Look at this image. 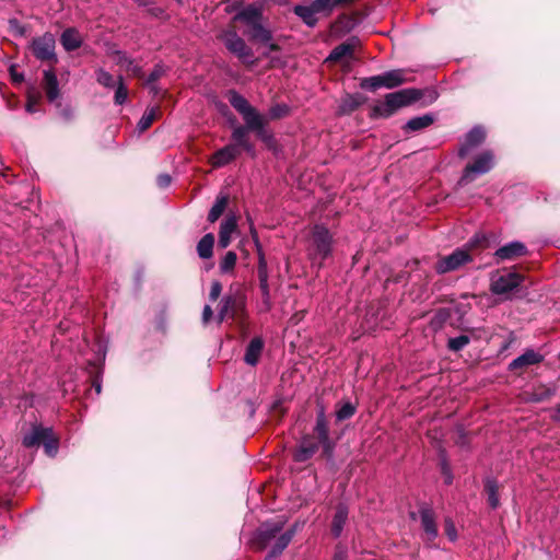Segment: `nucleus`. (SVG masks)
Listing matches in <instances>:
<instances>
[{"label": "nucleus", "mask_w": 560, "mask_h": 560, "mask_svg": "<svg viewBox=\"0 0 560 560\" xmlns=\"http://www.w3.org/2000/svg\"><path fill=\"white\" fill-rule=\"evenodd\" d=\"M171 176L168 174H161L156 178V183L161 188H165L171 184Z\"/></svg>", "instance_id": "nucleus-52"}, {"label": "nucleus", "mask_w": 560, "mask_h": 560, "mask_svg": "<svg viewBox=\"0 0 560 560\" xmlns=\"http://www.w3.org/2000/svg\"><path fill=\"white\" fill-rule=\"evenodd\" d=\"M556 417L560 419V405L556 409Z\"/></svg>", "instance_id": "nucleus-62"}, {"label": "nucleus", "mask_w": 560, "mask_h": 560, "mask_svg": "<svg viewBox=\"0 0 560 560\" xmlns=\"http://www.w3.org/2000/svg\"><path fill=\"white\" fill-rule=\"evenodd\" d=\"M485 490L488 494V502L492 509H497L500 504L498 497V482L493 478H488L485 483Z\"/></svg>", "instance_id": "nucleus-37"}, {"label": "nucleus", "mask_w": 560, "mask_h": 560, "mask_svg": "<svg viewBox=\"0 0 560 560\" xmlns=\"http://www.w3.org/2000/svg\"><path fill=\"white\" fill-rule=\"evenodd\" d=\"M527 254V248L525 244L520 241L510 242L501 247H499L494 253V258L498 262L513 260L518 257L525 256Z\"/></svg>", "instance_id": "nucleus-12"}, {"label": "nucleus", "mask_w": 560, "mask_h": 560, "mask_svg": "<svg viewBox=\"0 0 560 560\" xmlns=\"http://www.w3.org/2000/svg\"><path fill=\"white\" fill-rule=\"evenodd\" d=\"M318 450V443L314 440L312 436H304L295 453H294V459L296 462H306L310 459Z\"/></svg>", "instance_id": "nucleus-20"}, {"label": "nucleus", "mask_w": 560, "mask_h": 560, "mask_svg": "<svg viewBox=\"0 0 560 560\" xmlns=\"http://www.w3.org/2000/svg\"><path fill=\"white\" fill-rule=\"evenodd\" d=\"M334 238L327 228L316 224L307 240V256L312 265L320 268L332 253Z\"/></svg>", "instance_id": "nucleus-1"}, {"label": "nucleus", "mask_w": 560, "mask_h": 560, "mask_svg": "<svg viewBox=\"0 0 560 560\" xmlns=\"http://www.w3.org/2000/svg\"><path fill=\"white\" fill-rule=\"evenodd\" d=\"M243 307V303L234 296L226 295L220 301V310L217 315L218 324H221L226 317L235 318L238 311Z\"/></svg>", "instance_id": "nucleus-15"}, {"label": "nucleus", "mask_w": 560, "mask_h": 560, "mask_svg": "<svg viewBox=\"0 0 560 560\" xmlns=\"http://www.w3.org/2000/svg\"><path fill=\"white\" fill-rule=\"evenodd\" d=\"M362 104L360 95H347L342 98L340 104V112L342 114H349L355 110Z\"/></svg>", "instance_id": "nucleus-38"}, {"label": "nucleus", "mask_w": 560, "mask_h": 560, "mask_svg": "<svg viewBox=\"0 0 560 560\" xmlns=\"http://www.w3.org/2000/svg\"><path fill=\"white\" fill-rule=\"evenodd\" d=\"M12 78H13V80H14V81H16V82H20V81H22V80H23V75H22V74H18V73H15V72H13V71H12Z\"/></svg>", "instance_id": "nucleus-60"}, {"label": "nucleus", "mask_w": 560, "mask_h": 560, "mask_svg": "<svg viewBox=\"0 0 560 560\" xmlns=\"http://www.w3.org/2000/svg\"><path fill=\"white\" fill-rule=\"evenodd\" d=\"M516 340L514 332H510L508 340L500 347V352L506 351L511 345Z\"/></svg>", "instance_id": "nucleus-55"}, {"label": "nucleus", "mask_w": 560, "mask_h": 560, "mask_svg": "<svg viewBox=\"0 0 560 560\" xmlns=\"http://www.w3.org/2000/svg\"><path fill=\"white\" fill-rule=\"evenodd\" d=\"M237 256L234 252H228L220 261V270L222 273H229L236 265Z\"/></svg>", "instance_id": "nucleus-40"}, {"label": "nucleus", "mask_w": 560, "mask_h": 560, "mask_svg": "<svg viewBox=\"0 0 560 560\" xmlns=\"http://www.w3.org/2000/svg\"><path fill=\"white\" fill-rule=\"evenodd\" d=\"M257 276L259 278H268V266L264 253L258 248V266Z\"/></svg>", "instance_id": "nucleus-48"}, {"label": "nucleus", "mask_w": 560, "mask_h": 560, "mask_svg": "<svg viewBox=\"0 0 560 560\" xmlns=\"http://www.w3.org/2000/svg\"><path fill=\"white\" fill-rule=\"evenodd\" d=\"M229 102L232 107L242 115L245 124L256 117L259 113L253 107L248 101L238 92L232 90L229 92Z\"/></svg>", "instance_id": "nucleus-11"}, {"label": "nucleus", "mask_w": 560, "mask_h": 560, "mask_svg": "<svg viewBox=\"0 0 560 560\" xmlns=\"http://www.w3.org/2000/svg\"><path fill=\"white\" fill-rule=\"evenodd\" d=\"M42 444L44 445L45 452L49 456H55L58 451V440L55 438L52 430L50 434H46Z\"/></svg>", "instance_id": "nucleus-42"}, {"label": "nucleus", "mask_w": 560, "mask_h": 560, "mask_svg": "<svg viewBox=\"0 0 560 560\" xmlns=\"http://www.w3.org/2000/svg\"><path fill=\"white\" fill-rule=\"evenodd\" d=\"M470 260L471 257L467 249L457 248L452 254L440 258L435 269L439 273H446L457 270Z\"/></svg>", "instance_id": "nucleus-7"}, {"label": "nucleus", "mask_w": 560, "mask_h": 560, "mask_svg": "<svg viewBox=\"0 0 560 560\" xmlns=\"http://www.w3.org/2000/svg\"><path fill=\"white\" fill-rule=\"evenodd\" d=\"M493 154L490 151L482 152L475 159L472 164L466 166L459 184H468L476 176L488 173L493 167Z\"/></svg>", "instance_id": "nucleus-6"}, {"label": "nucleus", "mask_w": 560, "mask_h": 560, "mask_svg": "<svg viewBox=\"0 0 560 560\" xmlns=\"http://www.w3.org/2000/svg\"><path fill=\"white\" fill-rule=\"evenodd\" d=\"M422 93L417 89H404L386 95L385 102L375 106L374 112L382 117H389L398 108L410 105L421 98Z\"/></svg>", "instance_id": "nucleus-2"}, {"label": "nucleus", "mask_w": 560, "mask_h": 560, "mask_svg": "<svg viewBox=\"0 0 560 560\" xmlns=\"http://www.w3.org/2000/svg\"><path fill=\"white\" fill-rule=\"evenodd\" d=\"M486 132L481 127L472 128L465 138V142L459 149V156H466L470 150L483 142Z\"/></svg>", "instance_id": "nucleus-19"}, {"label": "nucleus", "mask_w": 560, "mask_h": 560, "mask_svg": "<svg viewBox=\"0 0 560 560\" xmlns=\"http://www.w3.org/2000/svg\"><path fill=\"white\" fill-rule=\"evenodd\" d=\"M347 559V552L342 549H338L336 552H335V556H334V559L332 560H346Z\"/></svg>", "instance_id": "nucleus-57"}, {"label": "nucleus", "mask_w": 560, "mask_h": 560, "mask_svg": "<svg viewBox=\"0 0 560 560\" xmlns=\"http://www.w3.org/2000/svg\"><path fill=\"white\" fill-rule=\"evenodd\" d=\"M214 236L208 233L201 237L197 244V253L200 258L209 259L213 255Z\"/></svg>", "instance_id": "nucleus-33"}, {"label": "nucleus", "mask_w": 560, "mask_h": 560, "mask_svg": "<svg viewBox=\"0 0 560 560\" xmlns=\"http://www.w3.org/2000/svg\"><path fill=\"white\" fill-rule=\"evenodd\" d=\"M247 131H248V128H247L246 125H245V127L244 126H237V127H235L233 129L232 139L235 142L234 144L237 147V149L242 144H246V141H248V139H247Z\"/></svg>", "instance_id": "nucleus-44"}, {"label": "nucleus", "mask_w": 560, "mask_h": 560, "mask_svg": "<svg viewBox=\"0 0 560 560\" xmlns=\"http://www.w3.org/2000/svg\"><path fill=\"white\" fill-rule=\"evenodd\" d=\"M160 115V107L159 106H153V107H150L148 108L142 117L140 118L139 122H138V130L140 132H143L145 131L152 124L153 121L159 117Z\"/></svg>", "instance_id": "nucleus-36"}, {"label": "nucleus", "mask_w": 560, "mask_h": 560, "mask_svg": "<svg viewBox=\"0 0 560 560\" xmlns=\"http://www.w3.org/2000/svg\"><path fill=\"white\" fill-rule=\"evenodd\" d=\"M92 386L95 388L96 394H101L102 384L97 376H95L92 381Z\"/></svg>", "instance_id": "nucleus-58"}, {"label": "nucleus", "mask_w": 560, "mask_h": 560, "mask_svg": "<svg viewBox=\"0 0 560 560\" xmlns=\"http://www.w3.org/2000/svg\"><path fill=\"white\" fill-rule=\"evenodd\" d=\"M293 11L307 26L314 27L317 24V13L311 4L295 5Z\"/></svg>", "instance_id": "nucleus-32"}, {"label": "nucleus", "mask_w": 560, "mask_h": 560, "mask_svg": "<svg viewBox=\"0 0 560 560\" xmlns=\"http://www.w3.org/2000/svg\"><path fill=\"white\" fill-rule=\"evenodd\" d=\"M165 70L163 66L156 65L154 69L151 71V73L148 77L147 84L152 85L154 82H156L163 74Z\"/></svg>", "instance_id": "nucleus-49"}, {"label": "nucleus", "mask_w": 560, "mask_h": 560, "mask_svg": "<svg viewBox=\"0 0 560 560\" xmlns=\"http://www.w3.org/2000/svg\"><path fill=\"white\" fill-rule=\"evenodd\" d=\"M544 361V355L534 349H526L523 354L512 360L509 370L515 372L532 365H537Z\"/></svg>", "instance_id": "nucleus-13"}, {"label": "nucleus", "mask_w": 560, "mask_h": 560, "mask_svg": "<svg viewBox=\"0 0 560 560\" xmlns=\"http://www.w3.org/2000/svg\"><path fill=\"white\" fill-rule=\"evenodd\" d=\"M31 49L34 57L42 62L57 63L56 39L51 33H45L42 36L34 37L31 43Z\"/></svg>", "instance_id": "nucleus-4"}, {"label": "nucleus", "mask_w": 560, "mask_h": 560, "mask_svg": "<svg viewBox=\"0 0 560 560\" xmlns=\"http://www.w3.org/2000/svg\"><path fill=\"white\" fill-rule=\"evenodd\" d=\"M127 98H128V89L124 83L122 77L118 75L114 102L116 105H122L126 103Z\"/></svg>", "instance_id": "nucleus-39"}, {"label": "nucleus", "mask_w": 560, "mask_h": 560, "mask_svg": "<svg viewBox=\"0 0 560 560\" xmlns=\"http://www.w3.org/2000/svg\"><path fill=\"white\" fill-rule=\"evenodd\" d=\"M470 342V339L466 335H460L454 338H450L447 342V347L452 351H460L463 350L468 343Z\"/></svg>", "instance_id": "nucleus-43"}, {"label": "nucleus", "mask_w": 560, "mask_h": 560, "mask_svg": "<svg viewBox=\"0 0 560 560\" xmlns=\"http://www.w3.org/2000/svg\"><path fill=\"white\" fill-rule=\"evenodd\" d=\"M289 114V106L285 104H276L270 107L269 116L271 119H278Z\"/></svg>", "instance_id": "nucleus-47"}, {"label": "nucleus", "mask_w": 560, "mask_h": 560, "mask_svg": "<svg viewBox=\"0 0 560 560\" xmlns=\"http://www.w3.org/2000/svg\"><path fill=\"white\" fill-rule=\"evenodd\" d=\"M223 42L225 47L243 62L253 63V50L235 32H226L223 35Z\"/></svg>", "instance_id": "nucleus-8"}, {"label": "nucleus", "mask_w": 560, "mask_h": 560, "mask_svg": "<svg viewBox=\"0 0 560 560\" xmlns=\"http://www.w3.org/2000/svg\"><path fill=\"white\" fill-rule=\"evenodd\" d=\"M229 203V197L226 195H220L217 197L214 205L209 211L208 221L214 223L224 212Z\"/></svg>", "instance_id": "nucleus-34"}, {"label": "nucleus", "mask_w": 560, "mask_h": 560, "mask_svg": "<svg viewBox=\"0 0 560 560\" xmlns=\"http://www.w3.org/2000/svg\"><path fill=\"white\" fill-rule=\"evenodd\" d=\"M240 154V149L235 144H228L218 150L211 158L213 167H222L233 161Z\"/></svg>", "instance_id": "nucleus-18"}, {"label": "nucleus", "mask_w": 560, "mask_h": 560, "mask_svg": "<svg viewBox=\"0 0 560 560\" xmlns=\"http://www.w3.org/2000/svg\"><path fill=\"white\" fill-rule=\"evenodd\" d=\"M442 474L445 476V483H452L453 477L450 470V467L445 460L442 463Z\"/></svg>", "instance_id": "nucleus-53"}, {"label": "nucleus", "mask_w": 560, "mask_h": 560, "mask_svg": "<svg viewBox=\"0 0 560 560\" xmlns=\"http://www.w3.org/2000/svg\"><path fill=\"white\" fill-rule=\"evenodd\" d=\"M355 406L349 401L342 404L337 410H336V418L337 421H345L350 419L355 413Z\"/></svg>", "instance_id": "nucleus-41"}, {"label": "nucleus", "mask_w": 560, "mask_h": 560, "mask_svg": "<svg viewBox=\"0 0 560 560\" xmlns=\"http://www.w3.org/2000/svg\"><path fill=\"white\" fill-rule=\"evenodd\" d=\"M83 37L74 27L66 28L60 36V44L66 51H73L81 47Z\"/></svg>", "instance_id": "nucleus-23"}, {"label": "nucleus", "mask_w": 560, "mask_h": 560, "mask_svg": "<svg viewBox=\"0 0 560 560\" xmlns=\"http://www.w3.org/2000/svg\"><path fill=\"white\" fill-rule=\"evenodd\" d=\"M264 345L261 337H255L249 341L244 355V361L248 365L255 366L258 363L264 350Z\"/></svg>", "instance_id": "nucleus-25"}, {"label": "nucleus", "mask_w": 560, "mask_h": 560, "mask_svg": "<svg viewBox=\"0 0 560 560\" xmlns=\"http://www.w3.org/2000/svg\"><path fill=\"white\" fill-rule=\"evenodd\" d=\"M353 0H335V4L338 5V4H347V3H350L352 2Z\"/></svg>", "instance_id": "nucleus-61"}, {"label": "nucleus", "mask_w": 560, "mask_h": 560, "mask_svg": "<svg viewBox=\"0 0 560 560\" xmlns=\"http://www.w3.org/2000/svg\"><path fill=\"white\" fill-rule=\"evenodd\" d=\"M245 35L248 36L250 40L259 42L262 44H268L270 50H277L278 46L271 43L272 35L269 30H267L261 21L256 22L246 27Z\"/></svg>", "instance_id": "nucleus-14"}, {"label": "nucleus", "mask_w": 560, "mask_h": 560, "mask_svg": "<svg viewBox=\"0 0 560 560\" xmlns=\"http://www.w3.org/2000/svg\"><path fill=\"white\" fill-rule=\"evenodd\" d=\"M284 521L277 520L265 522L257 530L255 542L259 549H265L271 540L276 539L282 532Z\"/></svg>", "instance_id": "nucleus-9"}, {"label": "nucleus", "mask_w": 560, "mask_h": 560, "mask_svg": "<svg viewBox=\"0 0 560 560\" xmlns=\"http://www.w3.org/2000/svg\"><path fill=\"white\" fill-rule=\"evenodd\" d=\"M311 5L316 13L330 12L335 7V0H314Z\"/></svg>", "instance_id": "nucleus-46"}, {"label": "nucleus", "mask_w": 560, "mask_h": 560, "mask_svg": "<svg viewBox=\"0 0 560 560\" xmlns=\"http://www.w3.org/2000/svg\"><path fill=\"white\" fill-rule=\"evenodd\" d=\"M421 526L429 540H433L438 536V528L435 524V516L432 509L429 506H421L420 511Z\"/></svg>", "instance_id": "nucleus-21"}, {"label": "nucleus", "mask_w": 560, "mask_h": 560, "mask_svg": "<svg viewBox=\"0 0 560 560\" xmlns=\"http://www.w3.org/2000/svg\"><path fill=\"white\" fill-rule=\"evenodd\" d=\"M266 119L258 114L246 122L249 131H255L256 136L265 143L270 144L273 140L272 135L265 128Z\"/></svg>", "instance_id": "nucleus-24"}, {"label": "nucleus", "mask_w": 560, "mask_h": 560, "mask_svg": "<svg viewBox=\"0 0 560 560\" xmlns=\"http://www.w3.org/2000/svg\"><path fill=\"white\" fill-rule=\"evenodd\" d=\"M222 292V285L219 281H214L211 284L210 292H209V299L214 302L218 300Z\"/></svg>", "instance_id": "nucleus-50"}, {"label": "nucleus", "mask_w": 560, "mask_h": 560, "mask_svg": "<svg viewBox=\"0 0 560 560\" xmlns=\"http://www.w3.org/2000/svg\"><path fill=\"white\" fill-rule=\"evenodd\" d=\"M136 2H138L139 4H144L142 0H135Z\"/></svg>", "instance_id": "nucleus-64"}, {"label": "nucleus", "mask_w": 560, "mask_h": 560, "mask_svg": "<svg viewBox=\"0 0 560 560\" xmlns=\"http://www.w3.org/2000/svg\"><path fill=\"white\" fill-rule=\"evenodd\" d=\"M115 58V62L117 66H119L121 69L126 70L127 72L131 73L135 77H140L142 74L141 67L135 62L133 59H131L129 56H127L122 51H117Z\"/></svg>", "instance_id": "nucleus-30"}, {"label": "nucleus", "mask_w": 560, "mask_h": 560, "mask_svg": "<svg viewBox=\"0 0 560 560\" xmlns=\"http://www.w3.org/2000/svg\"><path fill=\"white\" fill-rule=\"evenodd\" d=\"M524 282V277L516 271L494 273L490 279V290L495 295H504L516 290Z\"/></svg>", "instance_id": "nucleus-5"}, {"label": "nucleus", "mask_w": 560, "mask_h": 560, "mask_svg": "<svg viewBox=\"0 0 560 560\" xmlns=\"http://www.w3.org/2000/svg\"><path fill=\"white\" fill-rule=\"evenodd\" d=\"M445 533L451 540H455L457 537L455 526L452 521L447 520L445 522Z\"/></svg>", "instance_id": "nucleus-51"}, {"label": "nucleus", "mask_w": 560, "mask_h": 560, "mask_svg": "<svg viewBox=\"0 0 560 560\" xmlns=\"http://www.w3.org/2000/svg\"><path fill=\"white\" fill-rule=\"evenodd\" d=\"M406 82H409V79L406 77V71L402 69H395L378 75L363 79L361 88L370 91H375L381 88L394 89Z\"/></svg>", "instance_id": "nucleus-3"}, {"label": "nucleus", "mask_w": 560, "mask_h": 560, "mask_svg": "<svg viewBox=\"0 0 560 560\" xmlns=\"http://www.w3.org/2000/svg\"><path fill=\"white\" fill-rule=\"evenodd\" d=\"M26 110L31 114L37 112V101L33 100L32 97H28L27 104H26Z\"/></svg>", "instance_id": "nucleus-56"}, {"label": "nucleus", "mask_w": 560, "mask_h": 560, "mask_svg": "<svg viewBox=\"0 0 560 560\" xmlns=\"http://www.w3.org/2000/svg\"><path fill=\"white\" fill-rule=\"evenodd\" d=\"M46 434H50V428L34 427L30 433L24 435L23 445L26 447L39 445Z\"/></svg>", "instance_id": "nucleus-31"}, {"label": "nucleus", "mask_w": 560, "mask_h": 560, "mask_svg": "<svg viewBox=\"0 0 560 560\" xmlns=\"http://www.w3.org/2000/svg\"><path fill=\"white\" fill-rule=\"evenodd\" d=\"M237 229V218L235 214H229L220 224L219 246L226 248L231 244L232 235Z\"/></svg>", "instance_id": "nucleus-16"}, {"label": "nucleus", "mask_w": 560, "mask_h": 560, "mask_svg": "<svg viewBox=\"0 0 560 560\" xmlns=\"http://www.w3.org/2000/svg\"><path fill=\"white\" fill-rule=\"evenodd\" d=\"M348 513L349 511L346 504L340 503L337 505L336 513L331 523V534L334 537L338 538L341 535L348 518Z\"/></svg>", "instance_id": "nucleus-28"}, {"label": "nucleus", "mask_w": 560, "mask_h": 560, "mask_svg": "<svg viewBox=\"0 0 560 560\" xmlns=\"http://www.w3.org/2000/svg\"><path fill=\"white\" fill-rule=\"evenodd\" d=\"M358 37H351L347 42L336 46L327 57V61H339L343 57L352 56L354 49L359 46Z\"/></svg>", "instance_id": "nucleus-22"}, {"label": "nucleus", "mask_w": 560, "mask_h": 560, "mask_svg": "<svg viewBox=\"0 0 560 560\" xmlns=\"http://www.w3.org/2000/svg\"><path fill=\"white\" fill-rule=\"evenodd\" d=\"M44 89L49 102H55L59 97V83L57 75L52 70L44 71Z\"/></svg>", "instance_id": "nucleus-27"}, {"label": "nucleus", "mask_w": 560, "mask_h": 560, "mask_svg": "<svg viewBox=\"0 0 560 560\" xmlns=\"http://www.w3.org/2000/svg\"><path fill=\"white\" fill-rule=\"evenodd\" d=\"M293 536L294 529H289L283 533H280L276 538V542L272 546L271 550L266 556L265 560H275L278 556H280L282 551L288 547Z\"/></svg>", "instance_id": "nucleus-26"}, {"label": "nucleus", "mask_w": 560, "mask_h": 560, "mask_svg": "<svg viewBox=\"0 0 560 560\" xmlns=\"http://www.w3.org/2000/svg\"><path fill=\"white\" fill-rule=\"evenodd\" d=\"M240 148H243L244 150H246L247 152H253L254 151V148L253 145L249 143V141H246V144H242Z\"/></svg>", "instance_id": "nucleus-59"}, {"label": "nucleus", "mask_w": 560, "mask_h": 560, "mask_svg": "<svg viewBox=\"0 0 560 560\" xmlns=\"http://www.w3.org/2000/svg\"><path fill=\"white\" fill-rule=\"evenodd\" d=\"M434 122V116L431 114H424L422 116H417L411 119H409L405 126L404 130L405 132H416L421 131L429 126H431Z\"/></svg>", "instance_id": "nucleus-29"}, {"label": "nucleus", "mask_w": 560, "mask_h": 560, "mask_svg": "<svg viewBox=\"0 0 560 560\" xmlns=\"http://www.w3.org/2000/svg\"><path fill=\"white\" fill-rule=\"evenodd\" d=\"M234 20L240 21L245 24V26H249L255 24L258 21L262 20V10L261 5L258 4H248L240 10Z\"/></svg>", "instance_id": "nucleus-17"}, {"label": "nucleus", "mask_w": 560, "mask_h": 560, "mask_svg": "<svg viewBox=\"0 0 560 560\" xmlns=\"http://www.w3.org/2000/svg\"><path fill=\"white\" fill-rule=\"evenodd\" d=\"M315 432L317 434L318 442L323 447L324 454L330 456L332 454L335 444L329 438V429L323 407L317 412Z\"/></svg>", "instance_id": "nucleus-10"}, {"label": "nucleus", "mask_w": 560, "mask_h": 560, "mask_svg": "<svg viewBox=\"0 0 560 560\" xmlns=\"http://www.w3.org/2000/svg\"><path fill=\"white\" fill-rule=\"evenodd\" d=\"M259 289L261 291V303L259 305V312H269L271 310V296L269 290L268 278H259Z\"/></svg>", "instance_id": "nucleus-35"}, {"label": "nucleus", "mask_w": 560, "mask_h": 560, "mask_svg": "<svg viewBox=\"0 0 560 560\" xmlns=\"http://www.w3.org/2000/svg\"><path fill=\"white\" fill-rule=\"evenodd\" d=\"M91 366H92L93 369L97 370V372H100V369H101V368H100L98 365H96V364H94V363H93V364H91Z\"/></svg>", "instance_id": "nucleus-63"}, {"label": "nucleus", "mask_w": 560, "mask_h": 560, "mask_svg": "<svg viewBox=\"0 0 560 560\" xmlns=\"http://www.w3.org/2000/svg\"><path fill=\"white\" fill-rule=\"evenodd\" d=\"M213 316V312L210 305H206L202 311V323L208 324Z\"/></svg>", "instance_id": "nucleus-54"}, {"label": "nucleus", "mask_w": 560, "mask_h": 560, "mask_svg": "<svg viewBox=\"0 0 560 560\" xmlns=\"http://www.w3.org/2000/svg\"><path fill=\"white\" fill-rule=\"evenodd\" d=\"M96 81L105 86V88H108V89H112L115 86V78L106 70L104 69H98L96 71Z\"/></svg>", "instance_id": "nucleus-45"}]
</instances>
